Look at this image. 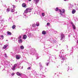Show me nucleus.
I'll use <instances>...</instances> for the list:
<instances>
[{"instance_id": "obj_34", "label": "nucleus", "mask_w": 78, "mask_h": 78, "mask_svg": "<svg viewBox=\"0 0 78 78\" xmlns=\"http://www.w3.org/2000/svg\"><path fill=\"white\" fill-rule=\"evenodd\" d=\"M16 51L18 53H20V49H19L17 50V51Z\"/></svg>"}, {"instance_id": "obj_33", "label": "nucleus", "mask_w": 78, "mask_h": 78, "mask_svg": "<svg viewBox=\"0 0 78 78\" xmlns=\"http://www.w3.org/2000/svg\"><path fill=\"white\" fill-rule=\"evenodd\" d=\"M32 27H36V24H33L32 25Z\"/></svg>"}, {"instance_id": "obj_21", "label": "nucleus", "mask_w": 78, "mask_h": 78, "mask_svg": "<svg viewBox=\"0 0 78 78\" xmlns=\"http://www.w3.org/2000/svg\"><path fill=\"white\" fill-rule=\"evenodd\" d=\"M76 12V10L75 9H73L72 11V13L73 14Z\"/></svg>"}, {"instance_id": "obj_13", "label": "nucleus", "mask_w": 78, "mask_h": 78, "mask_svg": "<svg viewBox=\"0 0 78 78\" xmlns=\"http://www.w3.org/2000/svg\"><path fill=\"white\" fill-rule=\"evenodd\" d=\"M50 41H51V42H55V41H56L52 38L50 40Z\"/></svg>"}, {"instance_id": "obj_63", "label": "nucleus", "mask_w": 78, "mask_h": 78, "mask_svg": "<svg viewBox=\"0 0 78 78\" xmlns=\"http://www.w3.org/2000/svg\"><path fill=\"white\" fill-rule=\"evenodd\" d=\"M6 41H8V40H6Z\"/></svg>"}, {"instance_id": "obj_12", "label": "nucleus", "mask_w": 78, "mask_h": 78, "mask_svg": "<svg viewBox=\"0 0 78 78\" xmlns=\"http://www.w3.org/2000/svg\"><path fill=\"white\" fill-rule=\"evenodd\" d=\"M16 75L18 76H21L22 75V73H21L17 72L16 73Z\"/></svg>"}, {"instance_id": "obj_59", "label": "nucleus", "mask_w": 78, "mask_h": 78, "mask_svg": "<svg viewBox=\"0 0 78 78\" xmlns=\"http://www.w3.org/2000/svg\"><path fill=\"white\" fill-rule=\"evenodd\" d=\"M0 18H2V17H1V16H0Z\"/></svg>"}, {"instance_id": "obj_17", "label": "nucleus", "mask_w": 78, "mask_h": 78, "mask_svg": "<svg viewBox=\"0 0 78 78\" xmlns=\"http://www.w3.org/2000/svg\"><path fill=\"white\" fill-rule=\"evenodd\" d=\"M42 34H43L44 35H45V34H46V31L44 30H43L42 32Z\"/></svg>"}, {"instance_id": "obj_38", "label": "nucleus", "mask_w": 78, "mask_h": 78, "mask_svg": "<svg viewBox=\"0 0 78 78\" xmlns=\"http://www.w3.org/2000/svg\"><path fill=\"white\" fill-rule=\"evenodd\" d=\"M49 64V62H48V63H47L46 64V66H48V65Z\"/></svg>"}, {"instance_id": "obj_30", "label": "nucleus", "mask_w": 78, "mask_h": 78, "mask_svg": "<svg viewBox=\"0 0 78 78\" xmlns=\"http://www.w3.org/2000/svg\"><path fill=\"white\" fill-rule=\"evenodd\" d=\"M10 11V9L8 8L6 10V12H9Z\"/></svg>"}, {"instance_id": "obj_47", "label": "nucleus", "mask_w": 78, "mask_h": 78, "mask_svg": "<svg viewBox=\"0 0 78 78\" xmlns=\"http://www.w3.org/2000/svg\"><path fill=\"white\" fill-rule=\"evenodd\" d=\"M33 31H36V29H34L33 30Z\"/></svg>"}, {"instance_id": "obj_57", "label": "nucleus", "mask_w": 78, "mask_h": 78, "mask_svg": "<svg viewBox=\"0 0 78 78\" xmlns=\"http://www.w3.org/2000/svg\"><path fill=\"white\" fill-rule=\"evenodd\" d=\"M43 44H45V42H43Z\"/></svg>"}, {"instance_id": "obj_9", "label": "nucleus", "mask_w": 78, "mask_h": 78, "mask_svg": "<svg viewBox=\"0 0 78 78\" xmlns=\"http://www.w3.org/2000/svg\"><path fill=\"white\" fill-rule=\"evenodd\" d=\"M71 25L73 26V30H76V27H75V25H74V24H73V22H71Z\"/></svg>"}, {"instance_id": "obj_53", "label": "nucleus", "mask_w": 78, "mask_h": 78, "mask_svg": "<svg viewBox=\"0 0 78 78\" xmlns=\"http://www.w3.org/2000/svg\"><path fill=\"white\" fill-rule=\"evenodd\" d=\"M23 69V66H22L21 68V69Z\"/></svg>"}, {"instance_id": "obj_4", "label": "nucleus", "mask_w": 78, "mask_h": 78, "mask_svg": "<svg viewBox=\"0 0 78 78\" xmlns=\"http://www.w3.org/2000/svg\"><path fill=\"white\" fill-rule=\"evenodd\" d=\"M35 52H36L35 49L32 48L30 50V53L32 55H34L35 54Z\"/></svg>"}, {"instance_id": "obj_39", "label": "nucleus", "mask_w": 78, "mask_h": 78, "mask_svg": "<svg viewBox=\"0 0 78 78\" xmlns=\"http://www.w3.org/2000/svg\"><path fill=\"white\" fill-rule=\"evenodd\" d=\"M50 23H47V26H49V25H50Z\"/></svg>"}, {"instance_id": "obj_27", "label": "nucleus", "mask_w": 78, "mask_h": 78, "mask_svg": "<svg viewBox=\"0 0 78 78\" xmlns=\"http://www.w3.org/2000/svg\"><path fill=\"white\" fill-rule=\"evenodd\" d=\"M14 49H15V50L17 51V50H18L19 49V48H18L16 47H15V48H14Z\"/></svg>"}, {"instance_id": "obj_10", "label": "nucleus", "mask_w": 78, "mask_h": 78, "mask_svg": "<svg viewBox=\"0 0 78 78\" xmlns=\"http://www.w3.org/2000/svg\"><path fill=\"white\" fill-rule=\"evenodd\" d=\"M34 3H35L36 4H37L40 1V0H33Z\"/></svg>"}, {"instance_id": "obj_5", "label": "nucleus", "mask_w": 78, "mask_h": 78, "mask_svg": "<svg viewBox=\"0 0 78 78\" xmlns=\"http://www.w3.org/2000/svg\"><path fill=\"white\" fill-rule=\"evenodd\" d=\"M18 65V64H15L14 65V66H12V67L11 68V69L12 70H15L16 68L17 67V66Z\"/></svg>"}, {"instance_id": "obj_50", "label": "nucleus", "mask_w": 78, "mask_h": 78, "mask_svg": "<svg viewBox=\"0 0 78 78\" xmlns=\"http://www.w3.org/2000/svg\"><path fill=\"white\" fill-rule=\"evenodd\" d=\"M64 1H65V2H66L67 1V0H63Z\"/></svg>"}, {"instance_id": "obj_28", "label": "nucleus", "mask_w": 78, "mask_h": 78, "mask_svg": "<svg viewBox=\"0 0 78 78\" xmlns=\"http://www.w3.org/2000/svg\"><path fill=\"white\" fill-rule=\"evenodd\" d=\"M20 48L21 50H23L24 48V47H23V46H21Z\"/></svg>"}, {"instance_id": "obj_11", "label": "nucleus", "mask_w": 78, "mask_h": 78, "mask_svg": "<svg viewBox=\"0 0 78 78\" xmlns=\"http://www.w3.org/2000/svg\"><path fill=\"white\" fill-rule=\"evenodd\" d=\"M18 43L19 44H21V43H22L23 42V41L22 39H19L18 40Z\"/></svg>"}, {"instance_id": "obj_14", "label": "nucleus", "mask_w": 78, "mask_h": 78, "mask_svg": "<svg viewBox=\"0 0 78 78\" xmlns=\"http://www.w3.org/2000/svg\"><path fill=\"white\" fill-rule=\"evenodd\" d=\"M7 34L8 36H11V35L12 34L9 31H8L7 32Z\"/></svg>"}, {"instance_id": "obj_44", "label": "nucleus", "mask_w": 78, "mask_h": 78, "mask_svg": "<svg viewBox=\"0 0 78 78\" xmlns=\"http://www.w3.org/2000/svg\"><path fill=\"white\" fill-rule=\"evenodd\" d=\"M11 75H12V76H13V75H14V73H12Z\"/></svg>"}, {"instance_id": "obj_32", "label": "nucleus", "mask_w": 78, "mask_h": 78, "mask_svg": "<svg viewBox=\"0 0 78 78\" xmlns=\"http://www.w3.org/2000/svg\"><path fill=\"white\" fill-rule=\"evenodd\" d=\"M21 37H22L21 36H20L18 37V40H19V39H21Z\"/></svg>"}, {"instance_id": "obj_16", "label": "nucleus", "mask_w": 78, "mask_h": 78, "mask_svg": "<svg viewBox=\"0 0 78 78\" xmlns=\"http://www.w3.org/2000/svg\"><path fill=\"white\" fill-rule=\"evenodd\" d=\"M27 36L26 35H23V39H27Z\"/></svg>"}, {"instance_id": "obj_1", "label": "nucleus", "mask_w": 78, "mask_h": 78, "mask_svg": "<svg viewBox=\"0 0 78 78\" xmlns=\"http://www.w3.org/2000/svg\"><path fill=\"white\" fill-rule=\"evenodd\" d=\"M58 10L59 14H60L61 17H62L64 18L66 17V16L64 15V12H65V9H63L62 10V11L61 10V9H59V8L58 7H57L55 9V11H58Z\"/></svg>"}, {"instance_id": "obj_55", "label": "nucleus", "mask_w": 78, "mask_h": 78, "mask_svg": "<svg viewBox=\"0 0 78 78\" xmlns=\"http://www.w3.org/2000/svg\"><path fill=\"white\" fill-rule=\"evenodd\" d=\"M4 7H6V5H5L4 6Z\"/></svg>"}, {"instance_id": "obj_36", "label": "nucleus", "mask_w": 78, "mask_h": 78, "mask_svg": "<svg viewBox=\"0 0 78 78\" xmlns=\"http://www.w3.org/2000/svg\"><path fill=\"white\" fill-rule=\"evenodd\" d=\"M27 70H30L31 69V67H28V68H27Z\"/></svg>"}, {"instance_id": "obj_2", "label": "nucleus", "mask_w": 78, "mask_h": 78, "mask_svg": "<svg viewBox=\"0 0 78 78\" xmlns=\"http://www.w3.org/2000/svg\"><path fill=\"white\" fill-rule=\"evenodd\" d=\"M32 9L30 8H27L26 10L24 11V12L23 13V17L27 19L28 17V16H27V14L28 12H31Z\"/></svg>"}, {"instance_id": "obj_41", "label": "nucleus", "mask_w": 78, "mask_h": 78, "mask_svg": "<svg viewBox=\"0 0 78 78\" xmlns=\"http://www.w3.org/2000/svg\"><path fill=\"white\" fill-rule=\"evenodd\" d=\"M4 66H5V67H7V66H8V65H7V64L5 65Z\"/></svg>"}, {"instance_id": "obj_64", "label": "nucleus", "mask_w": 78, "mask_h": 78, "mask_svg": "<svg viewBox=\"0 0 78 78\" xmlns=\"http://www.w3.org/2000/svg\"><path fill=\"white\" fill-rule=\"evenodd\" d=\"M12 39H13V37H12Z\"/></svg>"}, {"instance_id": "obj_43", "label": "nucleus", "mask_w": 78, "mask_h": 78, "mask_svg": "<svg viewBox=\"0 0 78 78\" xmlns=\"http://www.w3.org/2000/svg\"><path fill=\"white\" fill-rule=\"evenodd\" d=\"M38 54H36V56H37V58H38Z\"/></svg>"}, {"instance_id": "obj_8", "label": "nucleus", "mask_w": 78, "mask_h": 78, "mask_svg": "<svg viewBox=\"0 0 78 78\" xmlns=\"http://www.w3.org/2000/svg\"><path fill=\"white\" fill-rule=\"evenodd\" d=\"M50 58H54V59H56V55H51V56L49 57V59H50Z\"/></svg>"}, {"instance_id": "obj_56", "label": "nucleus", "mask_w": 78, "mask_h": 78, "mask_svg": "<svg viewBox=\"0 0 78 78\" xmlns=\"http://www.w3.org/2000/svg\"><path fill=\"white\" fill-rule=\"evenodd\" d=\"M16 2H17V0H15Z\"/></svg>"}, {"instance_id": "obj_24", "label": "nucleus", "mask_w": 78, "mask_h": 78, "mask_svg": "<svg viewBox=\"0 0 78 78\" xmlns=\"http://www.w3.org/2000/svg\"><path fill=\"white\" fill-rule=\"evenodd\" d=\"M0 38H2V40L3 39H4V36L3 35H0Z\"/></svg>"}, {"instance_id": "obj_61", "label": "nucleus", "mask_w": 78, "mask_h": 78, "mask_svg": "<svg viewBox=\"0 0 78 78\" xmlns=\"http://www.w3.org/2000/svg\"><path fill=\"white\" fill-rule=\"evenodd\" d=\"M49 60H48V61H49Z\"/></svg>"}, {"instance_id": "obj_46", "label": "nucleus", "mask_w": 78, "mask_h": 78, "mask_svg": "<svg viewBox=\"0 0 78 78\" xmlns=\"http://www.w3.org/2000/svg\"><path fill=\"white\" fill-rule=\"evenodd\" d=\"M57 48L58 47V45H57L55 46Z\"/></svg>"}, {"instance_id": "obj_51", "label": "nucleus", "mask_w": 78, "mask_h": 78, "mask_svg": "<svg viewBox=\"0 0 78 78\" xmlns=\"http://www.w3.org/2000/svg\"><path fill=\"white\" fill-rule=\"evenodd\" d=\"M77 44H78V40L77 41Z\"/></svg>"}, {"instance_id": "obj_60", "label": "nucleus", "mask_w": 78, "mask_h": 78, "mask_svg": "<svg viewBox=\"0 0 78 78\" xmlns=\"http://www.w3.org/2000/svg\"><path fill=\"white\" fill-rule=\"evenodd\" d=\"M60 74H61V75H62V73H60Z\"/></svg>"}, {"instance_id": "obj_18", "label": "nucleus", "mask_w": 78, "mask_h": 78, "mask_svg": "<svg viewBox=\"0 0 78 78\" xmlns=\"http://www.w3.org/2000/svg\"><path fill=\"white\" fill-rule=\"evenodd\" d=\"M22 6H23V8H26V4H25V3H23L22 4Z\"/></svg>"}, {"instance_id": "obj_52", "label": "nucleus", "mask_w": 78, "mask_h": 78, "mask_svg": "<svg viewBox=\"0 0 78 78\" xmlns=\"http://www.w3.org/2000/svg\"><path fill=\"white\" fill-rule=\"evenodd\" d=\"M28 1H29L30 2H31V0H28Z\"/></svg>"}, {"instance_id": "obj_3", "label": "nucleus", "mask_w": 78, "mask_h": 78, "mask_svg": "<svg viewBox=\"0 0 78 78\" xmlns=\"http://www.w3.org/2000/svg\"><path fill=\"white\" fill-rule=\"evenodd\" d=\"M62 54L63 55V56L61 54H60L59 55V57H60V58H62V61L61 62V63L64 62V60H67V58H66V53L62 52Z\"/></svg>"}, {"instance_id": "obj_7", "label": "nucleus", "mask_w": 78, "mask_h": 78, "mask_svg": "<svg viewBox=\"0 0 78 78\" xmlns=\"http://www.w3.org/2000/svg\"><path fill=\"white\" fill-rule=\"evenodd\" d=\"M61 38L60 40H63V39L65 38V36H64V35L63 34H62L61 35Z\"/></svg>"}, {"instance_id": "obj_23", "label": "nucleus", "mask_w": 78, "mask_h": 78, "mask_svg": "<svg viewBox=\"0 0 78 78\" xmlns=\"http://www.w3.org/2000/svg\"><path fill=\"white\" fill-rule=\"evenodd\" d=\"M31 33H29L27 34V36H28V37H31Z\"/></svg>"}, {"instance_id": "obj_19", "label": "nucleus", "mask_w": 78, "mask_h": 78, "mask_svg": "<svg viewBox=\"0 0 78 78\" xmlns=\"http://www.w3.org/2000/svg\"><path fill=\"white\" fill-rule=\"evenodd\" d=\"M62 24L63 25H66L67 24H68V23L67 22H62Z\"/></svg>"}, {"instance_id": "obj_45", "label": "nucleus", "mask_w": 78, "mask_h": 78, "mask_svg": "<svg viewBox=\"0 0 78 78\" xmlns=\"http://www.w3.org/2000/svg\"><path fill=\"white\" fill-rule=\"evenodd\" d=\"M35 62H33V64H35Z\"/></svg>"}, {"instance_id": "obj_40", "label": "nucleus", "mask_w": 78, "mask_h": 78, "mask_svg": "<svg viewBox=\"0 0 78 78\" xmlns=\"http://www.w3.org/2000/svg\"><path fill=\"white\" fill-rule=\"evenodd\" d=\"M11 18H12V17H10L9 19V20H11Z\"/></svg>"}, {"instance_id": "obj_26", "label": "nucleus", "mask_w": 78, "mask_h": 78, "mask_svg": "<svg viewBox=\"0 0 78 78\" xmlns=\"http://www.w3.org/2000/svg\"><path fill=\"white\" fill-rule=\"evenodd\" d=\"M4 56L5 58H8V56H7V54H6V53H5L4 54Z\"/></svg>"}, {"instance_id": "obj_35", "label": "nucleus", "mask_w": 78, "mask_h": 78, "mask_svg": "<svg viewBox=\"0 0 78 78\" xmlns=\"http://www.w3.org/2000/svg\"><path fill=\"white\" fill-rule=\"evenodd\" d=\"M42 16H45V14L44 13H42Z\"/></svg>"}, {"instance_id": "obj_54", "label": "nucleus", "mask_w": 78, "mask_h": 78, "mask_svg": "<svg viewBox=\"0 0 78 78\" xmlns=\"http://www.w3.org/2000/svg\"><path fill=\"white\" fill-rule=\"evenodd\" d=\"M15 13H16V14H17V12H15Z\"/></svg>"}, {"instance_id": "obj_49", "label": "nucleus", "mask_w": 78, "mask_h": 78, "mask_svg": "<svg viewBox=\"0 0 78 78\" xmlns=\"http://www.w3.org/2000/svg\"><path fill=\"white\" fill-rule=\"evenodd\" d=\"M29 30H30L29 29H27V31H29Z\"/></svg>"}, {"instance_id": "obj_15", "label": "nucleus", "mask_w": 78, "mask_h": 78, "mask_svg": "<svg viewBox=\"0 0 78 78\" xmlns=\"http://www.w3.org/2000/svg\"><path fill=\"white\" fill-rule=\"evenodd\" d=\"M39 65L40 67V71H41V69H43V66H42V64H41V63H39Z\"/></svg>"}, {"instance_id": "obj_20", "label": "nucleus", "mask_w": 78, "mask_h": 78, "mask_svg": "<svg viewBox=\"0 0 78 78\" xmlns=\"http://www.w3.org/2000/svg\"><path fill=\"white\" fill-rule=\"evenodd\" d=\"M0 23H4V20L3 19H1L0 21Z\"/></svg>"}, {"instance_id": "obj_29", "label": "nucleus", "mask_w": 78, "mask_h": 78, "mask_svg": "<svg viewBox=\"0 0 78 78\" xmlns=\"http://www.w3.org/2000/svg\"><path fill=\"white\" fill-rule=\"evenodd\" d=\"M36 25L37 27H38V26H39V22H37Z\"/></svg>"}, {"instance_id": "obj_42", "label": "nucleus", "mask_w": 78, "mask_h": 78, "mask_svg": "<svg viewBox=\"0 0 78 78\" xmlns=\"http://www.w3.org/2000/svg\"><path fill=\"white\" fill-rule=\"evenodd\" d=\"M69 66H68V68H67V71H68V70H69Z\"/></svg>"}, {"instance_id": "obj_31", "label": "nucleus", "mask_w": 78, "mask_h": 78, "mask_svg": "<svg viewBox=\"0 0 78 78\" xmlns=\"http://www.w3.org/2000/svg\"><path fill=\"white\" fill-rule=\"evenodd\" d=\"M15 28H16V25H13V26H12V29H14Z\"/></svg>"}, {"instance_id": "obj_25", "label": "nucleus", "mask_w": 78, "mask_h": 78, "mask_svg": "<svg viewBox=\"0 0 78 78\" xmlns=\"http://www.w3.org/2000/svg\"><path fill=\"white\" fill-rule=\"evenodd\" d=\"M7 46H8V45H7V44L5 45L4 46V47L3 48V49H5V48H6L7 47Z\"/></svg>"}, {"instance_id": "obj_58", "label": "nucleus", "mask_w": 78, "mask_h": 78, "mask_svg": "<svg viewBox=\"0 0 78 78\" xmlns=\"http://www.w3.org/2000/svg\"><path fill=\"white\" fill-rule=\"evenodd\" d=\"M64 51V50H62V51Z\"/></svg>"}, {"instance_id": "obj_6", "label": "nucleus", "mask_w": 78, "mask_h": 78, "mask_svg": "<svg viewBox=\"0 0 78 78\" xmlns=\"http://www.w3.org/2000/svg\"><path fill=\"white\" fill-rule=\"evenodd\" d=\"M21 56L20 55H16L15 56L16 58V59H20Z\"/></svg>"}, {"instance_id": "obj_62", "label": "nucleus", "mask_w": 78, "mask_h": 78, "mask_svg": "<svg viewBox=\"0 0 78 78\" xmlns=\"http://www.w3.org/2000/svg\"><path fill=\"white\" fill-rule=\"evenodd\" d=\"M68 47V46H67V48Z\"/></svg>"}, {"instance_id": "obj_48", "label": "nucleus", "mask_w": 78, "mask_h": 78, "mask_svg": "<svg viewBox=\"0 0 78 78\" xmlns=\"http://www.w3.org/2000/svg\"><path fill=\"white\" fill-rule=\"evenodd\" d=\"M75 19H76V20H78V19H77V18H75Z\"/></svg>"}, {"instance_id": "obj_22", "label": "nucleus", "mask_w": 78, "mask_h": 78, "mask_svg": "<svg viewBox=\"0 0 78 78\" xmlns=\"http://www.w3.org/2000/svg\"><path fill=\"white\" fill-rule=\"evenodd\" d=\"M15 11V9H11V11L12 12H14Z\"/></svg>"}, {"instance_id": "obj_37", "label": "nucleus", "mask_w": 78, "mask_h": 78, "mask_svg": "<svg viewBox=\"0 0 78 78\" xmlns=\"http://www.w3.org/2000/svg\"><path fill=\"white\" fill-rule=\"evenodd\" d=\"M13 9H14V8H16V6L13 5Z\"/></svg>"}]
</instances>
